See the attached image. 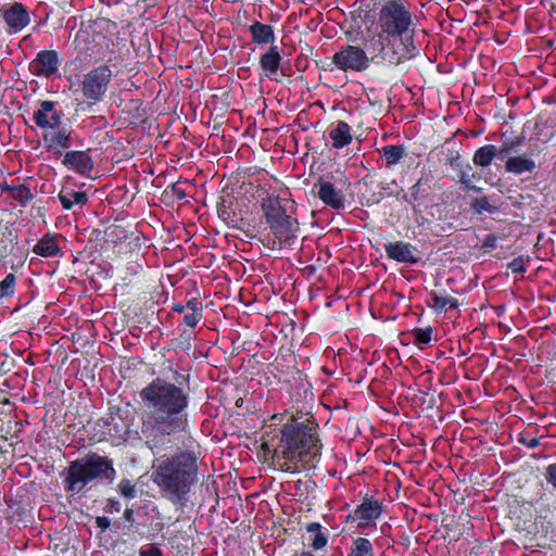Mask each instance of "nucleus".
Masks as SVG:
<instances>
[{"label":"nucleus","instance_id":"f257e3e1","mask_svg":"<svg viewBox=\"0 0 556 556\" xmlns=\"http://www.w3.org/2000/svg\"><path fill=\"white\" fill-rule=\"evenodd\" d=\"M138 394L141 404L140 435L153 454L172 447L175 438L189 432L188 390L156 377Z\"/></svg>","mask_w":556,"mask_h":556},{"label":"nucleus","instance_id":"f03ea898","mask_svg":"<svg viewBox=\"0 0 556 556\" xmlns=\"http://www.w3.org/2000/svg\"><path fill=\"white\" fill-rule=\"evenodd\" d=\"M319 426L313 416L291 415L280 427L266 431L257 457L275 470L299 473L304 464L321 455Z\"/></svg>","mask_w":556,"mask_h":556},{"label":"nucleus","instance_id":"7ed1b4c3","mask_svg":"<svg viewBox=\"0 0 556 556\" xmlns=\"http://www.w3.org/2000/svg\"><path fill=\"white\" fill-rule=\"evenodd\" d=\"M415 15L402 0H383L379 8L375 31L368 30L370 46L378 48L389 66H399L416 58ZM375 50V48H372Z\"/></svg>","mask_w":556,"mask_h":556},{"label":"nucleus","instance_id":"20e7f679","mask_svg":"<svg viewBox=\"0 0 556 556\" xmlns=\"http://www.w3.org/2000/svg\"><path fill=\"white\" fill-rule=\"evenodd\" d=\"M197 480V458L188 452L163 456L154 465L152 481L160 489L162 496L175 505L186 503L187 495Z\"/></svg>","mask_w":556,"mask_h":556},{"label":"nucleus","instance_id":"39448f33","mask_svg":"<svg viewBox=\"0 0 556 556\" xmlns=\"http://www.w3.org/2000/svg\"><path fill=\"white\" fill-rule=\"evenodd\" d=\"M262 216L269 232L281 245H291L300 229L295 203L292 200L267 194L261 200Z\"/></svg>","mask_w":556,"mask_h":556},{"label":"nucleus","instance_id":"423d86ee","mask_svg":"<svg viewBox=\"0 0 556 556\" xmlns=\"http://www.w3.org/2000/svg\"><path fill=\"white\" fill-rule=\"evenodd\" d=\"M116 477L113 459L89 452L68 463L64 470L63 485L66 493L78 494L96 479L112 483Z\"/></svg>","mask_w":556,"mask_h":556},{"label":"nucleus","instance_id":"0eeeda50","mask_svg":"<svg viewBox=\"0 0 556 556\" xmlns=\"http://www.w3.org/2000/svg\"><path fill=\"white\" fill-rule=\"evenodd\" d=\"M371 64L388 65V61L378 48L372 50L370 39L366 35L363 38V46L343 45L331 58L326 59L319 68L326 72L339 70L344 73H363L367 71Z\"/></svg>","mask_w":556,"mask_h":556},{"label":"nucleus","instance_id":"6e6552de","mask_svg":"<svg viewBox=\"0 0 556 556\" xmlns=\"http://www.w3.org/2000/svg\"><path fill=\"white\" fill-rule=\"evenodd\" d=\"M56 106L55 101H41L39 109L33 114V119L38 128L53 130L43 134L45 148L48 152L61 154L72 146V130L62 126L63 113Z\"/></svg>","mask_w":556,"mask_h":556},{"label":"nucleus","instance_id":"1a4fd4ad","mask_svg":"<svg viewBox=\"0 0 556 556\" xmlns=\"http://www.w3.org/2000/svg\"><path fill=\"white\" fill-rule=\"evenodd\" d=\"M546 486L536 493L531 502L535 520L540 525L545 536L556 543V463L544 468L543 472Z\"/></svg>","mask_w":556,"mask_h":556},{"label":"nucleus","instance_id":"9d476101","mask_svg":"<svg viewBox=\"0 0 556 556\" xmlns=\"http://www.w3.org/2000/svg\"><path fill=\"white\" fill-rule=\"evenodd\" d=\"M113 79V71L110 65L103 63L92 67L83 75L79 83L83 98L89 105L104 101Z\"/></svg>","mask_w":556,"mask_h":556},{"label":"nucleus","instance_id":"9b49d317","mask_svg":"<svg viewBox=\"0 0 556 556\" xmlns=\"http://www.w3.org/2000/svg\"><path fill=\"white\" fill-rule=\"evenodd\" d=\"M437 184L431 176H421L406 193L405 201L415 214H421L424 210L432 207L435 201Z\"/></svg>","mask_w":556,"mask_h":556},{"label":"nucleus","instance_id":"f8f14e48","mask_svg":"<svg viewBox=\"0 0 556 556\" xmlns=\"http://www.w3.org/2000/svg\"><path fill=\"white\" fill-rule=\"evenodd\" d=\"M382 513L383 503L374 496L365 494L362 503L345 517V522H357V529L364 531L372 525L375 526L376 521L382 516Z\"/></svg>","mask_w":556,"mask_h":556},{"label":"nucleus","instance_id":"ddd939ff","mask_svg":"<svg viewBox=\"0 0 556 556\" xmlns=\"http://www.w3.org/2000/svg\"><path fill=\"white\" fill-rule=\"evenodd\" d=\"M62 60L55 50H40L29 62L28 68L36 77L52 79L60 76Z\"/></svg>","mask_w":556,"mask_h":556},{"label":"nucleus","instance_id":"4468645a","mask_svg":"<svg viewBox=\"0 0 556 556\" xmlns=\"http://www.w3.org/2000/svg\"><path fill=\"white\" fill-rule=\"evenodd\" d=\"M313 192L317 194L324 204L333 210L339 211L345 207L343 191L337 189L332 182L325 180L323 177H319L313 185Z\"/></svg>","mask_w":556,"mask_h":556},{"label":"nucleus","instance_id":"2eb2a0df","mask_svg":"<svg viewBox=\"0 0 556 556\" xmlns=\"http://www.w3.org/2000/svg\"><path fill=\"white\" fill-rule=\"evenodd\" d=\"M62 164L72 172L80 176H88L94 166L92 157L89 155V151L72 150L64 154Z\"/></svg>","mask_w":556,"mask_h":556},{"label":"nucleus","instance_id":"dca6fc26","mask_svg":"<svg viewBox=\"0 0 556 556\" xmlns=\"http://www.w3.org/2000/svg\"><path fill=\"white\" fill-rule=\"evenodd\" d=\"M387 256L399 263H407L415 265L419 262L420 257L416 255L417 248L406 241H394L384 244Z\"/></svg>","mask_w":556,"mask_h":556},{"label":"nucleus","instance_id":"f3484780","mask_svg":"<svg viewBox=\"0 0 556 556\" xmlns=\"http://www.w3.org/2000/svg\"><path fill=\"white\" fill-rule=\"evenodd\" d=\"M2 15L10 34L21 31L30 22L27 9L20 2H14L8 9L3 10Z\"/></svg>","mask_w":556,"mask_h":556},{"label":"nucleus","instance_id":"a211bd4d","mask_svg":"<svg viewBox=\"0 0 556 556\" xmlns=\"http://www.w3.org/2000/svg\"><path fill=\"white\" fill-rule=\"evenodd\" d=\"M282 56L278 46H270L264 53L260 55V75H264L270 80H276V74L281 67Z\"/></svg>","mask_w":556,"mask_h":556},{"label":"nucleus","instance_id":"6ab92c4d","mask_svg":"<svg viewBox=\"0 0 556 556\" xmlns=\"http://www.w3.org/2000/svg\"><path fill=\"white\" fill-rule=\"evenodd\" d=\"M218 217L231 228H239L238 223L241 220L237 213L236 198L232 193H225L218 198L216 203Z\"/></svg>","mask_w":556,"mask_h":556},{"label":"nucleus","instance_id":"aec40b11","mask_svg":"<svg viewBox=\"0 0 556 556\" xmlns=\"http://www.w3.org/2000/svg\"><path fill=\"white\" fill-rule=\"evenodd\" d=\"M58 199L61 202L63 210L74 211L78 207L83 208L89 201V197L84 190H75L72 187L63 186L58 193Z\"/></svg>","mask_w":556,"mask_h":556},{"label":"nucleus","instance_id":"412c9836","mask_svg":"<svg viewBox=\"0 0 556 556\" xmlns=\"http://www.w3.org/2000/svg\"><path fill=\"white\" fill-rule=\"evenodd\" d=\"M62 238V235L47 232L33 247V252L46 258L62 255V249L59 245V241Z\"/></svg>","mask_w":556,"mask_h":556},{"label":"nucleus","instance_id":"4be33fe9","mask_svg":"<svg viewBox=\"0 0 556 556\" xmlns=\"http://www.w3.org/2000/svg\"><path fill=\"white\" fill-rule=\"evenodd\" d=\"M0 191L24 207L34 199V194L27 182L15 185L5 181L0 185Z\"/></svg>","mask_w":556,"mask_h":556},{"label":"nucleus","instance_id":"5701e85b","mask_svg":"<svg viewBox=\"0 0 556 556\" xmlns=\"http://www.w3.org/2000/svg\"><path fill=\"white\" fill-rule=\"evenodd\" d=\"M329 137L334 149H342L353 140L352 128L346 122L338 121L331 125Z\"/></svg>","mask_w":556,"mask_h":556},{"label":"nucleus","instance_id":"b1692460","mask_svg":"<svg viewBox=\"0 0 556 556\" xmlns=\"http://www.w3.org/2000/svg\"><path fill=\"white\" fill-rule=\"evenodd\" d=\"M535 168V161L527 153L509 156L505 163V170L514 175L532 173Z\"/></svg>","mask_w":556,"mask_h":556},{"label":"nucleus","instance_id":"393cba45","mask_svg":"<svg viewBox=\"0 0 556 556\" xmlns=\"http://www.w3.org/2000/svg\"><path fill=\"white\" fill-rule=\"evenodd\" d=\"M249 31L254 43L275 46L276 36L271 25L255 21L249 26Z\"/></svg>","mask_w":556,"mask_h":556},{"label":"nucleus","instance_id":"a878e982","mask_svg":"<svg viewBox=\"0 0 556 556\" xmlns=\"http://www.w3.org/2000/svg\"><path fill=\"white\" fill-rule=\"evenodd\" d=\"M116 24L112 23L110 20L106 18H98L92 22V24L89 26L88 29L84 30L83 33L86 34L88 37L92 36V41H96V36L100 38L99 45L101 47L109 48L112 40L108 38L104 35H101L102 31H109L110 28H115Z\"/></svg>","mask_w":556,"mask_h":556},{"label":"nucleus","instance_id":"bb28decb","mask_svg":"<svg viewBox=\"0 0 556 556\" xmlns=\"http://www.w3.org/2000/svg\"><path fill=\"white\" fill-rule=\"evenodd\" d=\"M447 163L457 172L458 182L469 187V184H471L475 178L471 165L468 162L460 160L458 153L447 157Z\"/></svg>","mask_w":556,"mask_h":556},{"label":"nucleus","instance_id":"cd10ccee","mask_svg":"<svg viewBox=\"0 0 556 556\" xmlns=\"http://www.w3.org/2000/svg\"><path fill=\"white\" fill-rule=\"evenodd\" d=\"M28 256V250L18 243V240L9 250L5 255V261H1L4 265H9L13 271H18L23 268Z\"/></svg>","mask_w":556,"mask_h":556},{"label":"nucleus","instance_id":"c85d7f7f","mask_svg":"<svg viewBox=\"0 0 556 556\" xmlns=\"http://www.w3.org/2000/svg\"><path fill=\"white\" fill-rule=\"evenodd\" d=\"M379 153L384 161V166L392 168L406 155V149L404 144H388L379 149Z\"/></svg>","mask_w":556,"mask_h":556},{"label":"nucleus","instance_id":"c756f323","mask_svg":"<svg viewBox=\"0 0 556 556\" xmlns=\"http://www.w3.org/2000/svg\"><path fill=\"white\" fill-rule=\"evenodd\" d=\"M18 240L16 231L9 226L0 222V262L5 261V255L12 245Z\"/></svg>","mask_w":556,"mask_h":556},{"label":"nucleus","instance_id":"7c9ffc66","mask_svg":"<svg viewBox=\"0 0 556 556\" xmlns=\"http://www.w3.org/2000/svg\"><path fill=\"white\" fill-rule=\"evenodd\" d=\"M427 304L429 307H431L438 313H441L446 309L457 308L459 306V302L456 298L440 295L435 292H431L429 294V300H427Z\"/></svg>","mask_w":556,"mask_h":556},{"label":"nucleus","instance_id":"2f4dec72","mask_svg":"<svg viewBox=\"0 0 556 556\" xmlns=\"http://www.w3.org/2000/svg\"><path fill=\"white\" fill-rule=\"evenodd\" d=\"M348 556H376L372 542L364 536L353 539Z\"/></svg>","mask_w":556,"mask_h":556},{"label":"nucleus","instance_id":"473e14b6","mask_svg":"<svg viewBox=\"0 0 556 556\" xmlns=\"http://www.w3.org/2000/svg\"><path fill=\"white\" fill-rule=\"evenodd\" d=\"M497 147L494 144H485L477 149L472 155V163L479 167H488L496 157Z\"/></svg>","mask_w":556,"mask_h":556},{"label":"nucleus","instance_id":"72a5a7b5","mask_svg":"<svg viewBox=\"0 0 556 556\" xmlns=\"http://www.w3.org/2000/svg\"><path fill=\"white\" fill-rule=\"evenodd\" d=\"M305 530L308 533H313L311 546L314 551L324 548L328 543V532L323 531V527L319 522H309L305 526Z\"/></svg>","mask_w":556,"mask_h":556},{"label":"nucleus","instance_id":"f704fd0d","mask_svg":"<svg viewBox=\"0 0 556 556\" xmlns=\"http://www.w3.org/2000/svg\"><path fill=\"white\" fill-rule=\"evenodd\" d=\"M434 331L435 329L431 326H427L425 328H414L410 331L414 344L418 346L420 350L429 346L431 341L433 340Z\"/></svg>","mask_w":556,"mask_h":556},{"label":"nucleus","instance_id":"c9c22d12","mask_svg":"<svg viewBox=\"0 0 556 556\" xmlns=\"http://www.w3.org/2000/svg\"><path fill=\"white\" fill-rule=\"evenodd\" d=\"M470 207L475 214H483L485 212L492 214L498 210V205L489 195L473 199Z\"/></svg>","mask_w":556,"mask_h":556},{"label":"nucleus","instance_id":"e433bc0d","mask_svg":"<svg viewBox=\"0 0 556 556\" xmlns=\"http://www.w3.org/2000/svg\"><path fill=\"white\" fill-rule=\"evenodd\" d=\"M104 238L106 242L118 244L128 239V231L121 225H112L106 228Z\"/></svg>","mask_w":556,"mask_h":556},{"label":"nucleus","instance_id":"4c0bfd02","mask_svg":"<svg viewBox=\"0 0 556 556\" xmlns=\"http://www.w3.org/2000/svg\"><path fill=\"white\" fill-rule=\"evenodd\" d=\"M523 137H518L511 140L504 141L498 148L497 152H495L496 157L501 161L507 160L509 157V154L513 151H516L517 148L522 143Z\"/></svg>","mask_w":556,"mask_h":556},{"label":"nucleus","instance_id":"58836bf2","mask_svg":"<svg viewBox=\"0 0 556 556\" xmlns=\"http://www.w3.org/2000/svg\"><path fill=\"white\" fill-rule=\"evenodd\" d=\"M16 276L13 273L8 274L0 281V299L11 298L15 293Z\"/></svg>","mask_w":556,"mask_h":556},{"label":"nucleus","instance_id":"ea45409f","mask_svg":"<svg viewBox=\"0 0 556 556\" xmlns=\"http://www.w3.org/2000/svg\"><path fill=\"white\" fill-rule=\"evenodd\" d=\"M117 492L127 500H134L138 495L136 483L126 478L119 481Z\"/></svg>","mask_w":556,"mask_h":556},{"label":"nucleus","instance_id":"a19ab883","mask_svg":"<svg viewBox=\"0 0 556 556\" xmlns=\"http://www.w3.org/2000/svg\"><path fill=\"white\" fill-rule=\"evenodd\" d=\"M123 518L125 523L123 525V533L129 535L130 533L138 532V526L136 525L134 509L127 507L124 510Z\"/></svg>","mask_w":556,"mask_h":556},{"label":"nucleus","instance_id":"79ce46f5","mask_svg":"<svg viewBox=\"0 0 556 556\" xmlns=\"http://www.w3.org/2000/svg\"><path fill=\"white\" fill-rule=\"evenodd\" d=\"M176 348L181 349L184 352L189 353L192 348V334L188 331H184L176 339Z\"/></svg>","mask_w":556,"mask_h":556},{"label":"nucleus","instance_id":"37998d69","mask_svg":"<svg viewBox=\"0 0 556 556\" xmlns=\"http://www.w3.org/2000/svg\"><path fill=\"white\" fill-rule=\"evenodd\" d=\"M138 556H164V552L156 544L150 543L140 547Z\"/></svg>","mask_w":556,"mask_h":556},{"label":"nucleus","instance_id":"c03bdc74","mask_svg":"<svg viewBox=\"0 0 556 556\" xmlns=\"http://www.w3.org/2000/svg\"><path fill=\"white\" fill-rule=\"evenodd\" d=\"M507 267L514 274L522 275V274H525L527 271V266L525 264V257L523 256L515 257L513 261H510L507 264Z\"/></svg>","mask_w":556,"mask_h":556},{"label":"nucleus","instance_id":"a18cd8bd","mask_svg":"<svg viewBox=\"0 0 556 556\" xmlns=\"http://www.w3.org/2000/svg\"><path fill=\"white\" fill-rule=\"evenodd\" d=\"M518 442L529 448H535L540 445V439L538 437H531L528 432L519 433Z\"/></svg>","mask_w":556,"mask_h":556},{"label":"nucleus","instance_id":"49530a36","mask_svg":"<svg viewBox=\"0 0 556 556\" xmlns=\"http://www.w3.org/2000/svg\"><path fill=\"white\" fill-rule=\"evenodd\" d=\"M497 239L498 238L495 233H489L485 236V238L481 241V248L483 249L484 253H491L496 249Z\"/></svg>","mask_w":556,"mask_h":556},{"label":"nucleus","instance_id":"de8ad7c7","mask_svg":"<svg viewBox=\"0 0 556 556\" xmlns=\"http://www.w3.org/2000/svg\"><path fill=\"white\" fill-rule=\"evenodd\" d=\"M203 313L189 312L184 315L182 323L190 328H194L198 323L202 319Z\"/></svg>","mask_w":556,"mask_h":556},{"label":"nucleus","instance_id":"09e8293b","mask_svg":"<svg viewBox=\"0 0 556 556\" xmlns=\"http://www.w3.org/2000/svg\"><path fill=\"white\" fill-rule=\"evenodd\" d=\"M103 510L105 514L119 513L122 510V504L117 498L111 497L106 501Z\"/></svg>","mask_w":556,"mask_h":556},{"label":"nucleus","instance_id":"8fccbe9b","mask_svg":"<svg viewBox=\"0 0 556 556\" xmlns=\"http://www.w3.org/2000/svg\"><path fill=\"white\" fill-rule=\"evenodd\" d=\"M169 192H170L172 199L176 200V201L184 200L187 197L185 190L178 184H173L169 187ZM166 193H168L167 190H166Z\"/></svg>","mask_w":556,"mask_h":556},{"label":"nucleus","instance_id":"3c124183","mask_svg":"<svg viewBox=\"0 0 556 556\" xmlns=\"http://www.w3.org/2000/svg\"><path fill=\"white\" fill-rule=\"evenodd\" d=\"M186 308L193 313H202L203 304L199 299L192 298L186 302Z\"/></svg>","mask_w":556,"mask_h":556},{"label":"nucleus","instance_id":"603ef678","mask_svg":"<svg viewBox=\"0 0 556 556\" xmlns=\"http://www.w3.org/2000/svg\"><path fill=\"white\" fill-rule=\"evenodd\" d=\"M96 526L102 531L105 532L111 527V521L106 516H98L96 518Z\"/></svg>","mask_w":556,"mask_h":556},{"label":"nucleus","instance_id":"864d4df0","mask_svg":"<svg viewBox=\"0 0 556 556\" xmlns=\"http://www.w3.org/2000/svg\"><path fill=\"white\" fill-rule=\"evenodd\" d=\"M172 309L174 312H177V313H184L185 309H186V304H181V303H175L172 307Z\"/></svg>","mask_w":556,"mask_h":556},{"label":"nucleus","instance_id":"5fc2aeb1","mask_svg":"<svg viewBox=\"0 0 556 556\" xmlns=\"http://www.w3.org/2000/svg\"><path fill=\"white\" fill-rule=\"evenodd\" d=\"M469 190H472L475 192H480L481 191V188L480 187H477L475 185H471L469 184V187H467Z\"/></svg>","mask_w":556,"mask_h":556},{"label":"nucleus","instance_id":"6e6d98bb","mask_svg":"<svg viewBox=\"0 0 556 556\" xmlns=\"http://www.w3.org/2000/svg\"><path fill=\"white\" fill-rule=\"evenodd\" d=\"M15 426H16V430H15V432H18V431H21V430H22V428H23V422H22L21 420H20V421H16V422H15Z\"/></svg>","mask_w":556,"mask_h":556},{"label":"nucleus","instance_id":"4d7b16f0","mask_svg":"<svg viewBox=\"0 0 556 556\" xmlns=\"http://www.w3.org/2000/svg\"><path fill=\"white\" fill-rule=\"evenodd\" d=\"M301 556H315L311 552H303Z\"/></svg>","mask_w":556,"mask_h":556}]
</instances>
